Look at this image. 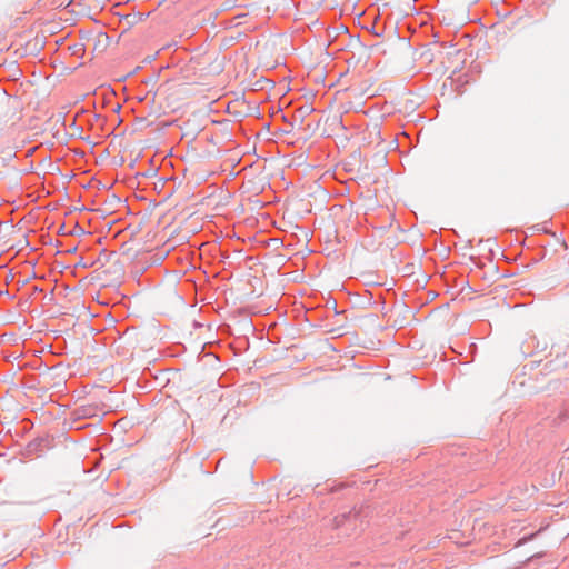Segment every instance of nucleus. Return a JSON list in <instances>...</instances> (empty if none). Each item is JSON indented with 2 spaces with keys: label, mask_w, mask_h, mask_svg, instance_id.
Returning <instances> with one entry per match:
<instances>
[{
  "label": "nucleus",
  "mask_w": 569,
  "mask_h": 569,
  "mask_svg": "<svg viewBox=\"0 0 569 569\" xmlns=\"http://www.w3.org/2000/svg\"><path fill=\"white\" fill-rule=\"evenodd\" d=\"M359 513L357 511H350L348 513H343L337 516L335 518V526L337 528L346 527L347 530H356L358 529Z\"/></svg>",
  "instance_id": "obj_1"
}]
</instances>
